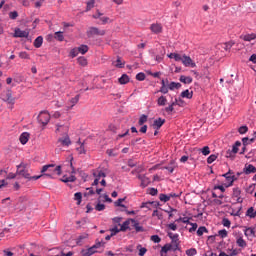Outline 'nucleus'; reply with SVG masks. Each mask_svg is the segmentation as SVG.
<instances>
[{"label": "nucleus", "instance_id": "obj_1", "mask_svg": "<svg viewBox=\"0 0 256 256\" xmlns=\"http://www.w3.org/2000/svg\"><path fill=\"white\" fill-rule=\"evenodd\" d=\"M161 87L158 91L159 93H163V95H167L170 91H175V89H181V83L179 82H171L169 83V79H162L161 80Z\"/></svg>", "mask_w": 256, "mask_h": 256}, {"label": "nucleus", "instance_id": "obj_2", "mask_svg": "<svg viewBox=\"0 0 256 256\" xmlns=\"http://www.w3.org/2000/svg\"><path fill=\"white\" fill-rule=\"evenodd\" d=\"M51 173L52 175H61V165L55 166V164L44 165L41 169V173Z\"/></svg>", "mask_w": 256, "mask_h": 256}, {"label": "nucleus", "instance_id": "obj_3", "mask_svg": "<svg viewBox=\"0 0 256 256\" xmlns=\"http://www.w3.org/2000/svg\"><path fill=\"white\" fill-rule=\"evenodd\" d=\"M28 165L25 163H21L17 166L16 175H21V177H24V179H28V181H31V174H29V170L27 169Z\"/></svg>", "mask_w": 256, "mask_h": 256}, {"label": "nucleus", "instance_id": "obj_4", "mask_svg": "<svg viewBox=\"0 0 256 256\" xmlns=\"http://www.w3.org/2000/svg\"><path fill=\"white\" fill-rule=\"evenodd\" d=\"M38 121L45 127L51 121V114L48 111H41L37 117Z\"/></svg>", "mask_w": 256, "mask_h": 256}, {"label": "nucleus", "instance_id": "obj_5", "mask_svg": "<svg viewBox=\"0 0 256 256\" xmlns=\"http://www.w3.org/2000/svg\"><path fill=\"white\" fill-rule=\"evenodd\" d=\"M2 101L8 103V105H15V98H13V92L11 90H7L1 95Z\"/></svg>", "mask_w": 256, "mask_h": 256}, {"label": "nucleus", "instance_id": "obj_6", "mask_svg": "<svg viewBox=\"0 0 256 256\" xmlns=\"http://www.w3.org/2000/svg\"><path fill=\"white\" fill-rule=\"evenodd\" d=\"M180 61L183 63V65L185 67H197V64H195V62H193V59H191V57L187 56V55H180Z\"/></svg>", "mask_w": 256, "mask_h": 256}, {"label": "nucleus", "instance_id": "obj_7", "mask_svg": "<svg viewBox=\"0 0 256 256\" xmlns=\"http://www.w3.org/2000/svg\"><path fill=\"white\" fill-rule=\"evenodd\" d=\"M95 35L103 37V35H105V30H99L97 27H90L87 31V37H95Z\"/></svg>", "mask_w": 256, "mask_h": 256}, {"label": "nucleus", "instance_id": "obj_8", "mask_svg": "<svg viewBox=\"0 0 256 256\" xmlns=\"http://www.w3.org/2000/svg\"><path fill=\"white\" fill-rule=\"evenodd\" d=\"M179 250V243H173V244H165L161 249V255L163 253H167L168 251H178Z\"/></svg>", "mask_w": 256, "mask_h": 256}, {"label": "nucleus", "instance_id": "obj_9", "mask_svg": "<svg viewBox=\"0 0 256 256\" xmlns=\"http://www.w3.org/2000/svg\"><path fill=\"white\" fill-rule=\"evenodd\" d=\"M58 147H69L71 145V138H69V134H66L64 137L59 138L57 140Z\"/></svg>", "mask_w": 256, "mask_h": 256}, {"label": "nucleus", "instance_id": "obj_10", "mask_svg": "<svg viewBox=\"0 0 256 256\" xmlns=\"http://www.w3.org/2000/svg\"><path fill=\"white\" fill-rule=\"evenodd\" d=\"M13 37L15 38H27L29 37V31L21 30L20 28H16L14 30Z\"/></svg>", "mask_w": 256, "mask_h": 256}, {"label": "nucleus", "instance_id": "obj_11", "mask_svg": "<svg viewBox=\"0 0 256 256\" xmlns=\"http://www.w3.org/2000/svg\"><path fill=\"white\" fill-rule=\"evenodd\" d=\"M130 221L132 223V227L135 229L136 233H144L145 228L139 224V220H135L133 218H130Z\"/></svg>", "mask_w": 256, "mask_h": 256}, {"label": "nucleus", "instance_id": "obj_12", "mask_svg": "<svg viewBox=\"0 0 256 256\" xmlns=\"http://www.w3.org/2000/svg\"><path fill=\"white\" fill-rule=\"evenodd\" d=\"M56 133H61V135H68L69 125L56 124Z\"/></svg>", "mask_w": 256, "mask_h": 256}, {"label": "nucleus", "instance_id": "obj_13", "mask_svg": "<svg viewBox=\"0 0 256 256\" xmlns=\"http://www.w3.org/2000/svg\"><path fill=\"white\" fill-rule=\"evenodd\" d=\"M244 175H251V173H256V167L253 164H245L243 168Z\"/></svg>", "mask_w": 256, "mask_h": 256}, {"label": "nucleus", "instance_id": "obj_14", "mask_svg": "<svg viewBox=\"0 0 256 256\" xmlns=\"http://www.w3.org/2000/svg\"><path fill=\"white\" fill-rule=\"evenodd\" d=\"M150 30L152 31V33H155L156 35H158V33L163 32V26H161V24L159 23H153L150 26Z\"/></svg>", "mask_w": 256, "mask_h": 256}, {"label": "nucleus", "instance_id": "obj_15", "mask_svg": "<svg viewBox=\"0 0 256 256\" xmlns=\"http://www.w3.org/2000/svg\"><path fill=\"white\" fill-rule=\"evenodd\" d=\"M138 179H140L141 181L140 187H142L143 189H145V187H147L149 183H151V180L147 178V176L145 175H139Z\"/></svg>", "mask_w": 256, "mask_h": 256}, {"label": "nucleus", "instance_id": "obj_16", "mask_svg": "<svg viewBox=\"0 0 256 256\" xmlns=\"http://www.w3.org/2000/svg\"><path fill=\"white\" fill-rule=\"evenodd\" d=\"M163 125H165V119L158 118V119L154 120L152 127L156 130H159V129H161V127H163Z\"/></svg>", "mask_w": 256, "mask_h": 256}, {"label": "nucleus", "instance_id": "obj_17", "mask_svg": "<svg viewBox=\"0 0 256 256\" xmlns=\"http://www.w3.org/2000/svg\"><path fill=\"white\" fill-rule=\"evenodd\" d=\"M130 225H131V218H128L126 221H124L120 225V231L125 232V231H127V229H129L131 231V227H129Z\"/></svg>", "mask_w": 256, "mask_h": 256}, {"label": "nucleus", "instance_id": "obj_18", "mask_svg": "<svg viewBox=\"0 0 256 256\" xmlns=\"http://www.w3.org/2000/svg\"><path fill=\"white\" fill-rule=\"evenodd\" d=\"M80 95H76L74 98H71L69 101H68V110L71 109L72 107H75L77 105V103H79V99H80Z\"/></svg>", "mask_w": 256, "mask_h": 256}, {"label": "nucleus", "instance_id": "obj_19", "mask_svg": "<svg viewBox=\"0 0 256 256\" xmlns=\"http://www.w3.org/2000/svg\"><path fill=\"white\" fill-rule=\"evenodd\" d=\"M179 81L184 83V85H191V83H193V78L191 76L182 75L180 76Z\"/></svg>", "mask_w": 256, "mask_h": 256}, {"label": "nucleus", "instance_id": "obj_20", "mask_svg": "<svg viewBox=\"0 0 256 256\" xmlns=\"http://www.w3.org/2000/svg\"><path fill=\"white\" fill-rule=\"evenodd\" d=\"M29 137H30L29 132H24V133H22V134L20 135V138H19L20 143H21L22 145H27V142L29 141Z\"/></svg>", "mask_w": 256, "mask_h": 256}, {"label": "nucleus", "instance_id": "obj_21", "mask_svg": "<svg viewBox=\"0 0 256 256\" xmlns=\"http://www.w3.org/2000/svg\"><path fill=\"white\" fill-rule=\"evenodd\" d=\"M240 39H242L243 41H253L256 39V34L251 33V34L241 35Z\"/></svg>", "mask_w": 256, "mask_h": 256}, {"label": "nucleus", "instance_id": "obj_22", "mask_svg": "<svg viewBox=\"0 0 256 256\" xmlns=\"http://www.w3.org/2000/svg\"><path fill=\"white\" fill-rule=\"evenodd\" d=\"M181 97H182L183 99H193V91H189V89L184 90V91L181 93Z\"/></svg>", "mask_w": 256, "mask_h": 256}, {"label": "nucleus", "instance_id": "obj_23", "mask_svg": "<svg viewBox=\"0 0 256 256\" xmlns=\"http://www.w3.org/2000/svg\"><path fill=\"white\" fill-rule=\"evenodd\" d=\"M130 79H129V75L127 74H123L119 79L118 82L120 83V85H127V83H129Z\"/></svg>", "mask_w": 256, "mask_h": 256}, {"label": "nucleus", "instance_id": "obj_24", "mask_svg": "<svg viewBox=\"0 0 256 256\" xmlns=\"http://www.w3.org/2000/svg\"><path fill=\"white\" fill-rule=\"evenodd\" d=\"M157 105L158 107H165V105H167V97L165 96H160L157 99Z\"/></svg>", "mask_w": 256, "mask_h": 256}, {"label": "nucleus", "instance_id": "obj_25", "mask_svg": "<svg viewBox=\"0 0 256 256\" xmlns=\"http://www.w3.org/2000/svg\"><path fill=\"white\" fill-rule=\"evenodd\" d=\"M112 65L117 67V69H123V67H125V62H122L121 57H118L117 60L112 63Z\"/></svg>", "mask_w": 256, "mask_h": 256}, {"label": "nucleus", "instance_id": "obj_26", "mask_svg": "<svg viewBox=\"0 0 256 256\" xmlns=\"http://www.w3.org/2000/svg\"><path fill=\"white\" fill-rule=\"evenodd\" d=\"M247 217H250V219H255L256 218V210L253 207L248 208L246 211Z\"/></svg>", "mask_w": 256, "mask_h": 256}, {"label": "nucleus", "instance_id": "obj_27", "mask_svg": "<svg viewBox=\"0 0 256 256\" xmlns=\"http://www.w3.org/2000/svg\"><path fill=\"white\" fill-rule=\"evenodd\" d=\"M255 233H256L255 228H251V227L246 228L244 231V235L246 237H255Z\"/></svg>", "mask_w": 256, "mask_h": 256}, {"label": "nucleus", "instance_id": "obj_28", "mask_svg": "<svg viewBox=\"0 0 256 256\" xmlns=\"http://www.w3.org/2000/svg\"><path fill=\"white\" fill-rule=\"evenodd\" d=\"M236 244L238 245V247H242V249H245V247H247V242L245 241V239H243V237H238L236 240Z\"/></svg>", "mask_w": 256, "mask_h": 256}, {"label": "nucleus", "instance_id": "obj_29", "mask_svg": "<svg viewBox=\"0 0 256 256\" xmlns=\"http://www.w3.org/2000/svg\"><path fill=\"white\" fill-rule=\"evenodd\" d=\"M42 45H43V36H38L34 40V47H36V49H39Z\"/></svg>", "mask_w": 256, "mask_h": 256}, {"label": "nucleus", "instance_id": "obj_30", "mask_svg": "<svg viewBox=\"0 0 256 256\" xmlns=\"http://www.w3.org/2000/svg\"><path fill=\"white\" fill-rule=\"evenodd\" d=\"M239 147H241V142L240 141H236L235 144L232 147L231 152L228 151L227 153H229V154L234 153V155H235L236 153L239 152Z\"/></svg>", "mask_w": 256, "mask_h": 256}, {"label": "nucleus", "instance_id": "obj_31", "mask_svg": "<svg viewBox=\"0 0 256 256\" xmlns=\"http://www.w3.org/2000/svg\"><path fill=\"white\" fill-rule=\"evenodd\" d=\"M237 176L235 175H232L230 178H228V183L227 184H224V187H231L233 186V183H235V181H237Z\"/></svg>", "mask_w": 256, "mask_h": 256}, {"label": "nucleus", "instance_id": "obj_32", "mask_svg": "<svg viewBox=\"0 0 256 256\" xmlns=\"http://www.w3.org/2000/svg\"><path fill=\"white\" fill-rule=\"evenodd\" d=\"M78 48V52L81 53V55H85V53H87V51H89V46L82 44L80 45Z\"/></svg>", "mask_w": 256, "mask_h": 256}, {"label": "nucleus", "instance_id": "obj_33", "mask_svg": "<svg viewBox=\"0 0 256 256\" xmlns=\"http://www.w3.org/2000/svg\"><path fill=\"white\" fill-rule=\"evenodd\" d=\"M74 200L77 201V205H81V201H83V194L81 192H76L74 194Z\"/></svg>", "mask_w": 256, "mask_h": 256}, {"label": "nucleus", "instance_id": "obj_34", "mask_svg": "<svg viewBox=\"0 0 256 256\" xmlns=\"http://www.w3.org/2000/svg\"><path fill=\"white\" fill-rule=\"evenodd\" d=\"M159 199H160V201H162L163 203H167L168 201H171V196H169V194L167 195V194L161 193V194L159 195Z\"/></svg>", "mask_w": 256, "mask_h": 256}, {"label": "nucleus", "instance_id": "obj_35", "mask_svg": "<svg viewBox=\"0 0 256 256\" xmlns=\"http://www.w3.org/2000/svg\"><path fill=\"white\" fill-rule=\"evenodd\" d=\"M151 205H159L157 202H144L141 204V209H151Z\"/></svg>", "mask_w": 256, "mask_h": 256}, {"label": "nucleus", "instance_id": "obj_36", "mask_svg": "<svg viewBox=\"0 0 256 256\" xmlns=\"http://www.w3.org/2000/svg\"><path fill=\"white\" fill-rule=\"evenodd\" d=\"M186 223L187 225H189V223H191V218L189 217H180L178 219H176V223Z\"/></svg>", "mask_w": 256, "mask_h": 256}, {"label": "nucleus", "instance_id": "obj_37", "mask_svg": "<svg viewBox=\"0 0 256 256\" xmlns=\"http://www.w3.org/2000/svg\"><path fill=\"white\" fill-rule=\"evenodd\" d=\"M95 7V0H88L86 2V11H91Z\"/></svg>", "mask_w": 256, "mask_h": 256}, {"label": "nucleus", "instance_id": "obj_38", "mask_svg": "<svg viewBox=\"0 0 256 256\" xmlns=\"http://www.w3.org/2000/svg\"><path fill=\"white\" fill-rule=\"evenodd\" d=\"M169 59H174V61H181V54L170 53L168 54Z\"/></svg>", "mask_w": 256, "mask_h": 256}, {"label": "nucleus", "instance_id": "obj_39", "mask_svg": "<svg viewBox=\"0 0 256 256\" xmlns=\"http://www.w3.org/2000/svg\"><path fill=\"white\" fill-rule=\"evenodd\" d=\"M77 61H78V64L81 65V67H87V58L82 56V57H79Z\"/></svg>", "mask_w": 256, "mask_h": 256}, {"label": "nucleus", "instance_id": "obj_40", "mask_svg": "<svg viewBox=\"0 0 256 256\" xmlns=\"http://www.w3.org/2000/svg\"><path fill=\"white\" fill-rule=\"evenodd\" d=\"M148 116L145 114H142L139 118L138 125H145L147 123Z\"/></svg>", "mask_w": 256, "mask_h": 256}, {"label": "nucleus", "instance_id": "obj_41", "mask_svg": "<svg viewBox=\"0 0 256 256\" xmlns=\"http://www.w3.org/2000/svg\"><path fill=\"white\" fill-rule=\"evenodd\" d=\"M123 201H125V198H119L116 202H114L115 207H124V209H127V206L122 204Z\"/></svg>", "mask_w": 256, "mask_h": 256}, {"label": "nucleus", "instance_id": "obj_42", "mask_svg": "<svg viewBox=\"0 0 256 256\" xmlns=\"http://www.w3.org/2000/svg\"><path fill=\"white\" fill-rule=\"evenodd\" d=\"M207 232H208L207 227L201 226L197 230V235H198V237H201L203 235V233H207Z\"/></svg>", "mask_w": 256, "mask_h": 256}, {"label": "nucleus", "instance_id": "obj_43", "mask_svg": "<svg viewBox=\"0 0 256 256\" xmlns=\"http://www.w3.org/2000/svg\"><path fill=\"white\" fill-rule=\"evenodd\" d=\"M54 37L57 39V41H63L65 39L63 32L61 31L55 32Z\"/></svg>", "mask_w": 256, "mask_h": 256}, {"label": "nucleus", "instance_id": "obj_44", "mask_svg": "<svg viewBox=\"0 0 256 256\" xmlns=\"http://www.w3.org/2000/svg\"><path fill=\"white\" fill-rule=\"evenodd\" d=\"M199 151L202 152V155H209L211 153V149L209 148V146H204L202 149H199Z\"/></svg>", "mask_w": 256, "mask_h": 256}, {"label": "nucleus", "instance_id": "obj_45", "mask_svg": "<svg viewBox=\"0 0 256 256\" xmlns=\"http://www.w3.org/2000/svg\"><path fill=\"white\" fill-rule=\"evenodd\" d=\"M217 160V155L216 154H211L208 158H207V163L208 165H211V163H213L214 161Z\"/></svg>", "mask_w": 256, "mask_h": 256}, {"label": "nucleus", "instance_id": "obj_46", "mask_svg": "<svg viewBox=\"0 0 256 256\" xmlns=\"http://www.w3.org/2000/svg\"><path fill=\"white\" fill-rule=\"evenodd\" d=\"M152 217H157L159 220L163 219V213H160L159 210H154L152 213Z\"/></svg>", "mask_w": 256, "mask_h": 256}, {"label": "nucleus", "instance_id": "obj_47", "mask_svg": "<svg viewBox=\"0 0 256 256\" xmlns=\"http://www.w3.org/2000/svg\"><path fill=\"white\" fill-rule=\"evenodd\" d=\"M105 246V242H103V240L99 241V240H96V243L93 245V247L95 249H99L101 247H104Z\"/></svg>", "mask_w": 256, "mask_h": 256}, {"label": "nucleus", "instance_id": "obj_48", "mask_svg": "<svg viewBox=\"0 0 256 256\" xmlns=\"http://www.w3.org/2000/svg\"><path fill=\"white\" fill-rule=\"evenodd\" d=\"M249 131V127L247 126H241L238 129V133H240V135H245V133H247Z\"/></svg>", "mask_w": 256, "mask_h": 256}, {"label": "nucleus", "instance_id": "obj_49", "mask_svg": "<svg viewBox=\"0 0 256 256\" xmlns=\"http://www.w3.org/2000/svg\"><path fill=\"white\" fill-rule=\"evenodd\" d=\"M77 172L79 173L80 177H82V179H84V181H87V178L89 177V175H87V173H85V171L78 169Z\"/></svg>", "mask_w": 256, "mask_h": 256}, {"label": "nucleus", "instance_id": "obj_50", "mask_svg": "<svg viewBox=\"0 0 256 256\" xmlns=\"http://www.w3.org/2000/svg\"><path fill=\"white\" fill-rule=\"evenodd\" d=\"M164 211H165V213H168L169 219H171L173 217V213H177V209L171 208V207H170V210H164Z\"/></svg>", "mask_w": 256, "mask_h": 256}, {"label": "nucleus", "instance_id": "obj_51", "mask_svg": "<svg viewBox=\"0 0 256 256\" xmlns=\"http://www.w3.org/2000/svg\"><path fill=\"white\" fill-rule=\"evenodd\" d=\"M186 255H188V256L197 255V249L191 248V249L186 250Z\"/></svg>", "mask_w": 256, "mask_h": 256}, {"label": "nucleus", "instance_id": "obj_52", "mask_svg": "<svg viewBox=\"0 0 256 256\" xmlns=\"http://www.w3.org/2000/svg\"><path fill=\"white\" fill-rule=\"evenodd\" d=\"M77 55H79V48H73L71 51H70V56L72 57V58H75V57H77Z\"/></svg>", "mask_w": 256, "mask_h": 256}, {"label": "nucleus", "instance_id": "obj_53", "mask_svg": "<svg viewBox=\"0 0 256 256\" xmlns=\"http://www.w3.org/2000/svg\"><path fill=\"white\" fill-rule=\"evenodd\" d=\"M231 175H233V170H229L227 173L222 174V177H225L227 183H229V179H231Z\"/></svg>", "mask_w": 256, "mask_h": 256}, {"label": "nucleus", "instance_id": "obj_54", "mask_svg": "<svg viewBox=\"0 0 256 256\" xmlns=\"http://www.w3.org/2000/svg\"><path fill=\"white\" fill-rule=\"evenodd\" d=\"M93 177H96V178H98V179H101V177H107V174H105V172H103V171H100V172H98V174H96L95 172H93Z\"/></svg>", "mask_w": 256, "mask_h": 256}, {"label": "nucleus", "instance_id": "obj_55", "mask_svg": "<svg viewBox=\"0 0 256 256\" xmlns=\"http://www.w3.org/2000/svg\"><path fill=\"white\" fill-rule=\"evenodd\" d=\"M222 225L224 227H231V220H229V218H223Z\"/></svg>", "mask_w": 256, "mask_h": 256}, {"label": "nucleus", "instance_id": "obj_56", "mask_svg": "<svg viewBox=\"0 0 256 256\" xmlns=\"http://www.w3.org/2000/svg\"><path fill=\"white\" fill-rule=\"evenodd\" d=\"M145 73H143V72H140V73H138L137 75H136V79H137V81H145Z\"/></svg>", "mask_w": 256, "mask_h": 256}, {"label": "nucleus", "instance_id": "obj_57", "mask_svg": "<svg viewBox=\"0 0 256 256\" xmlns=\"http://www.w3.org/2000/svg\"><path fill=\"white\" fill-rule=\"evenodd\" d=\"M151 241H153V243H161V237H159V235H152Z\"/></svg>", "mask_w": 256, "mask_h": 256}, {"label": "nucleus", "instance_id": "obj_58", "mask_svg": "<svg viewBox=\"0 0 256 256\" xmlns=\"http://www.w3.org/2000/svg\"><path fill=\"white\" fill-rule=\"evenodd\" d=\"M233 197H241V189L233 188Z\"/></svg>", "mask_w": 256, "mask_h": 256}, {"label": "nucleus", "instance_id": "obj_59", "mask_svg": "<svg viewBox=\"0 0 256 256\" xmlns=\"http://www.w3.org/2000/svg\"><path fill=\"white\" fill-rule=\"evenodd\" d=\"M19 57H20V59H31V57L29 56V54L27 52H20Z\"/></svg>", "mask_w": 256, "mask_h": 256}, {"label": "nucleus", "instance_id": "obj_60", "mask_svg": "<svg viewBox=\"0 0 256 256\" xmlns=\"http://www.w3.org/2000/svg\"><path fill=\"white\" fill-rule=\"evenodd\" d=\"M110 231H111V236H115L117 235V233H120L121 229L115 226L114 228L110 229Z\"/></svg>", "mask_w": 256, "mask_h": 256}, {"label": "nucleus", "instance_id": "obj_61", "mask_svg": "<svg viewBox=\"0 0 256 256\" xmlns=\"http://www.w3.org/2000/svg\"><path fill=\"white\" fill-rule=\"evenodd\" d=\"M218 235H219L222 239H225V237H227V230L222 229V230L218 231Z\"/></svg>", "mask_w": 256, "mask_h": 256}, {"label": "nucleus", "instance_id": "obj_62", "mask_svg": "<svg viewBox=\"0 0 256 256\" xmlns=\"http://www.w3.org/2000/svg\"><path fill=\"white\" fill-rule=\"evenodd\" d=\"M96 211H105V204L98 203L95 206Z\"/></svg>", "mask_w": 256, "mask_h": 256}, {"label": "nucleus", "instance_id": "obj_63", "mask_svg": "<svg viewBox=\"0 0 256 256\" xmlns=\"http://www.w3.org/2000/svg\"><path fill=\"white\" fill-rule=\"evenodd\" d=\"M233 45H235V43L233 42H227L224 44V49L225 51H229L231 49V47H233Z\"/></svg>", "mask_w": 256, "mask_h": 256}, {"label": "nucleus", "instance_id": "obj_64", "mask_svg": "<svg viewBox=\"0 0 256 256\" xmlns=\"http://www.w3.org/2000/svg\"><path fill=\"white\" fill-rule=\"evenodd\" d=\"M9 17L13 20L17 19L19 17V13L17 11H13L9 13Z\"/></svg>", "mask_w": 256, "mask_h": 256}]
</instances>
